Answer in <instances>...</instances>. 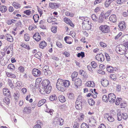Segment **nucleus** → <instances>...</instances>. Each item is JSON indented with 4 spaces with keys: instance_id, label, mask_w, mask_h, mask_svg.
<instances>
[{
    "instance_id": "nucleus-11",
    "label": "nucleus",
    "mask_w": 128,
    "mask_h": 128,
    "mask_svg": "<svg viewBox=\"0 0 128 128\" xmlns=\"http://www.w3.org/2000/svg\"><path fill=\"white\" fill-rule=\"evenodd\" d=\"M3 92L4 94L6 96H8L10 95V92L7 88H3Z\"/></svg>"
},
{
    "instance_id": "nucleus-43",
    "label": "nucleus",
    "mask_w": 128,
    "mask_h": 128,
    "mask_svg": "<svg viewBox=\"0 0 128 128\" xmlns=\"http://www.w3.org/2000/svg\"><path fill=\"white\" fill-rule=\"evenodd\" d=\"M88 125L84 122L82 123L80 126L81 128H88Z\"/></svg>"
},
{
    "instance_id": "nucleus-20",
    "label": "nucleus",
    "mask_w": 128,
    "mask_h": 128,
    "mask_svg": "<svg viewBox=\"0 0 128 128\" xmlns=\"http://www.w3.org/2000/svg\"><path fill=\"white\" fill-rule=\"evenodd\" d=\"M7 10L6 7L5 6H0V11L2 13L6 12Z\"/></svg>"
},
{
    "instance_id": "nucleus-38",
    "label": "nucleus",
    "mask_w": 128,
    "mask_h": 128,
    "mask_svg": "<svg viewBox=\"0 0 128 128\" xmlns=\"http://www.w3.org/2000/svg\"><path fill=\"white\" fill-rule=\"evenodd\" d=\"M57 99V97L55 94L53 95L50 96V100L51 101H53L56 100Z\"/></svg>"
},
{
    "instance_id": "nucleus-12",
    "label": "nucleus",
    "mask_w": 128,
    "mask_h": 128,
    "mask_svg": "<svg viewBox=\"0 0 128 128\" xmlns=\"http://www.w3.org/2000/svg\"><path fill=\"white\" fill-rule=\"evenodd\" d=\"M105 118H106L107 120L110 122H112L114 120L112 116L109 115L108 114H106Z\"/></svg>"
},
{
    "instance_id": "nucleus-58",
    "label": "nucleus",
    "mask_w": 128,
    "mask_h": 128,
    "mask_svg": "<svg viewBox=\"0 0 128 128\" xmlns=\"http://www.w3.org/2000/svg\"><path fill=\"white\" fill-rule=\"evenodd\" d=\"M65 15L67 16H70L71 17H72L74 16V14L73 13H70V12H66L65 13Z\"/></svg>"
},
{
    "instance_id": "nucleus-47",
    "label": "nucleus",
    "mask_w": 128,
    "mask_h": 128,
    "mask_svg": "<svg viewBox=\"0 0 128 128\" xmlns=\"http://www.w3.org/2000/svg\"><path fill=\"white\" fill-rule=\"evenodd\" d=\"M25 40L26 41H28L30 40V36L29 35L27 34H25L24 35Z\"/></svg>"
},
{
    "instance_id": "nucleus-36",
    "label": "nucleus",
    "mask_w": 128,
    "mask_h": 128,
    "mask_svg": "<svg viewBox=\"0 0 128 128\" xmlns=\"http://www.w3.org/2000/svg\"><path fill=\"white\" fill-rule=\"evenodd\" d=\"M39 121H37L38 124H36L34 126L33 128H41V126L40 124H42Z\"/></svg>"
},
{
    "instance_id": "nucleus-26",
    "label": "nucleus",
    "mask_w": 128,
    "mask_h": 128,
    "mask_svg": "<svg viewBox=\"0 0 128 128\" xmlns=\"http://www.w3.org/2000/svg\"><path fill=\"white\" fill-rule=\"evenodd\" d=\"M46 100L44 99L39 101L38 104V106L40 107L43 105L46 102Z\"/></svg>"
},
{
    "instance_id": "nucleus-21",
    "label": "nucleus",
    "mask_w": 128,
    "mask_h": 128,
    "mask_svg": "<svg viewBox=\"0 0 128 128\" xmlns=\"http://www.w3.org/2000/svg\"><path fill=\"white\" fill-rule=\"evenodd\" d=\"M59 100L61 102L63 103L66 101L65 97L63 95H60L58 97Z\"/></svg>"
},
{
    "instance_id": "nucleus-27",
    "label": "nucleus",
    "mask_w": 128,
    "mask_h": 128,
    "mask_svg": "<svg viewBox=\"0 0 128 128\" xmlns=\"http://www.w3.org/2000/svg\"><path fill=\"white\" fill-rule=\"evenodd\" d=\"M78 75V73L76 72H74L72 75L71 78L72 81L75 80L76 78V77Z\"/></svg>"
},
{
    "instance_id": "nucleus-22",
    "label": "nucleus",
    "mask_w": 128,
    "mask_h": 128,
    "mask_svg": "<svg viewBox=\"0 0 128 128\" xmlns=\"http://www.w3.org/2000/svg\"><path fill=\"white\" fill-rule=\"evenodd\" d=\"M98 58L97 59L99 61H100L101 62H103L104 61V56L102 54V53L100 54L99 55L98 57L97 58Z\"/></svg>"
},
{
    "instance_id": "nucleus-30",
    "label": "nucleus",
    "mask_w": 128,
    "mask_h": 128,
    "mask_svg": "<svg viewBox=\"0 0 128 128\" xmlns=\"http://www.w3.org/2000/svg\"><path fill=\"white\" fill-rule=\"evenodd\" d=\"M14 96L16 100H18L20 96L19 92H16L14 94Z\"/></svg>"
},
{
    "instance_id": "nucleus-35",
    "label": "nucleus",
    "mask_w": 128,
    "mask_h": 128,
    "mask_svg": "<svg viewBox=\"0 0 128 128\" xmlns=\"http://www.w3.org/2000/svg\"><path fill=\"white\" fill-rule=\"evenodd\" d=\"M64 21L67 24H71L72 22L69 18H64Z\"/></svg>"
},
{
    "instance_id": "nucleus-40",
    "label": "nucleus",
    "mask_w": 128,
    "mask_h": 128,
    "mask_svg": "<svg viewBox=\"0 0 128 128\" xmlns=\"http://www.w3.org/2000/svg\"><path fill=\"white\" fill-rule=\"evenodd\" d=\"M126 24H118V26L120 30L123 31L126 28Z\"/></svg>"
},
{
    "instance_id": "nucleus-39",
    "label": "nucleus",
    "mask_w": 128,
    "mask_h": 128,
    "mask_svg": "<svg viewBox=\"0 0 128 128\" xmlns=\"http://www.w3.org/2000/svg\"><path fill=\"white\" fill-rule=\"evenodd\" d=\"M33 18L35 22L36 23L39 19V16L38 14H36L34 16Z\"/></svg>"
},
{
    "instance_id": "nucleus-28",
    "label": "nucleus",
    "mask_w": 128,
    "mask_h": 128,
    "mask_svg": "<svg viewBox=\"0 0 128 128\" xmlns=\"http://www.w3.org/2000/svg\"><path fill=\"white\" fill-rule=\"evenodd\" d=\"M40 47L41 48L43 49L46 45V43L44 41H42L41 42L40 44Z\"/></svg>"
},
{
    "instance_id": "nucleus-19",
    "label": "nucleus",
    "mask_w": 128,
    "mask_h": 128,
    "mask_svg": "<svg viewBox=\"0 0 128 128\" xmlns=\"http://www.w3.org/2000/svg\"><path fill=\"white\" fill-rule=\"evenodd\" d=\"M8 60L6 58L4 59L3 58V59L0 61V64L2 66H5L7 63Z\"/></svg>"
},
{
    "instance_id": "nucleus-57",
    "label": "nucleus",
    "mask_w": 128,
    "mask_h": 128,
    "mask_svg": "<svg viewBox=\"0 0 128 128\" xmlns=\"http://www.w3.org/2000/svg\"><path fill=\"white\" fill-rule=\"evenodd\" d=\"M40 56H41V53L40 52H38L34 55V56L38 58H39Z\"/></svg>"
},
{
    "instance_id": "nucleus-8",
    "label": "nucleus",
    "mask_w": 128,
    "mask_h": 128,
    "mask_svg": "<svg viewBox=\"0 0 128 128\" xmlns=\"http://www.w3.org/2000/svg\"><path fill=\"white\" fill-rule=\"evenodd\" d=\"M79 19L82 20V24H88L89 23V19L87 17H80Z\"/></svg>"
},
{
    "instance_id": "nucleus-46",
    "label": "nucleus",
    "mask_w": 128,
    "mask_h": 128,
    "mask_svg": "<svg viewBox=\"0 0 128 128\" xmlns=\"http://www.w3.org/2000/svg\"><path fill=\"white\" fill-rule=\"evenodd\" d=\"M36 26L35 24H31L29 27L28 28L30 30H32L36 28Z\"/></svg>"
},
{
    "instance_id": "nucleus-1",
    "label": "nucleus",
    "mask_w": 128,
    "mask_h": 128,
    "mask_svg": "<svg viewBox=\"0 0 128 128\" xmlns=\"http://www.w3.org/2000/svg\"><path fill=\"white\" fill-rule=\"evenodd\" d=\"M64 80L61 79H58L56 83V86L58 90L62 92L64 91L65 89L63 87Z\"/></svg>"
},
{
    "instance_id": "nucleus-41",
    "label": "nucleus",
    "mask_w": 128,
    "mask_h": 128,
    "mask_svg": "<svg viewBox=\"0 0 128 128\" xmlns=\"http://www.w3.org/2000/svg\"><path fill=\"white\" fill-rule=\"evenodd\" d=\"M88 102L89 104L92 106L94 105L95 103L94 101L92 98L88 99Z\"/></svg>"
},
{
    "instance_id": "nucleus-32",
    "label": "nucleus",
    "mask_w": 128,
    "mask_h": 128,
    "mask_svg": "<svg viewBox=\"0 0 128 128\" xmlns=\"http://www.w3.org/2000/svg\"><path fill=\"white\" fill-rule=\"evenodd\" d=\"M6 74L7 76L8 77L15 78L16 77V76L14 74L11 73L6 72Z\"/></svg>"
},
{
    "instance_id": "nucleus-56",
    "label": "nucleus",
    "mask_w": 128,
    "mask_h": 128,
    "mask_svg": "<svg viewBox=\"0 0 128 128\" xmlns=\"http://www.w3.org/2000/svg\"><path fill=\"white\" fill-rule=\"evenodd\" d=\"M122 117L123 119L126 120L128 118V115L126 113H124L122 114Z\"/></svg>"
},
{
    "instance_id": "nucleus-14",
    "label": "nucleus",
    "mask_w": 128,
    "mask_h": 128,
    "mask_svg": "<svg viewBox=\"0 0 128 128\" xmlns=\"http://www.w3.org/2000/svg\"><path fill=\"white\" fill-rule=\"evenodd\" d=\"M59 4L56 3H52L50 2L49 4L50 7L52 9L58 8Z\"/></svg>"
},
{
    "instance_id": "nucleus-6",
    "label": "nucleus",
    "mask_w": 128,
    "mask_h": 128,
    "mask_svg": "<svg viewBox=\"0 0 128 128\" xmlns=\"http://www.w3.org/2000/svg\"><path fill=\"white\" fill-rule=\"evenodd\" d=\"M47 84H45L44 85V89H45V91H46V94H48L49 93L51 90L52 87L49 85V82L47 81Z\"/></svg>"
},
{
    "instance_id": "nucleus-25",
    "label": "nucleus",
    "mask_w": 128,
    "mask_h": 128,
    "mask_svg": "<svg viewBox=\"0 0 128 128\" xmlns=\"http://www.w3.org/2000/svg\"><path fill=\"white\" fill-rule=\"evenodd\" d=\"M8 68L11 71H12L15 70V67L14 64H10L8 66Z\"/></svg>"
},
{
    "instance_id": "nucleus-23",
    "label": "nucleus",
    "mask_w": 128,
    "mask_h": 128,
    "mask_svg": "<svg viewBox=\"0 0 128 128\" xmlns=\"http://www.w3.org/2000/svg\"><path fill=\"white\" fill-rule=\"evenodd\" d=\"M70 85V82L68 80H64L63 82V86L66 88H68Z\"/></svg>"
},
{
    "instance_id": "nucleus-63",
    "label": "nucleus",
    "mask_w": 128,
    "mask_h": 128,
    "mask_svg": "<svg viewBox=\"0 0 128 128\" xmlns=\"http://www.w3.org/2000/svg\"><path fill=\"white\" fill-rule=\"evenodd\" d=\"M79 125V124L78 122H77V121H76V122H75L73 127L74 128H78Z\"/></svg>"
},
{
    "instance_id": "nucleus-31",
    "label": "nucleus",
    "mask_w": 128,
    "mask_h": 128,
    "mask_svg": "<svg viewBox=\"0 0 128 128\" xmlns=\"http://www.w3.org/2000/svg\"><path fill=\"white\" fill-rule=\"evenodd\" d=\"M106 69L108 72L110 73L112 72L114 70V68L110 66H107Z\"/></svg>"
},
{
    "instance_id": "nucleus-29",
    "label": "nucleus",
    "mask_w": 128,
    "mask_h": 128,
    "mask_svg": "<svg viewBox=\"0 0 128 128\" xmlns=\"http://www.w3.org/2000/svg\"><path fill=\"white\" fill-rule=\"evenodd\" d=\"M87 86L88 87H94L95 86V84L92 81H88L87 83Z\"/></svg>"
},
{
    "instance_id": "nucleus-37",
    "label": "nucleus",
    "mask_w": 128,
    "mask_h": 128,
    "mask_svg": "<svg viewBox=\"0 0 128 128\" xmlns=\"http://www.w3.org/2000/svg\"><path fill=\"white\" fill-rule=\"evenodd\" d=\"M39 90L40 93L42 94H45L46 93V91L45 90V89H44V88H39Z\"/></svg>"
},
{
    "instance_id": "nucleus-2",
    "label": "nucleus",
    "mask_w": 128,
    "mask_h": 128,
    "mask_svg": "<svg viewBox=\"0 0 128 128\" xmlns=\"http://www.w3.org/2000/svg\"><path fill=\"white\" fill-rule=\"evenodd\" d=\"M126 47L124 45H120L116 47V52L120 54H123L126 52Z\"/></svg>"
},
{
    "instance_id": "nucleus-7",
    "label": "nucleus",
    "mask_w": 128,
    "mask_h": 128,
    "mask_svg": "<svg viewBox=\"0 0 128 128\" xmlns=\"http://www.w3.org/2000/svg\"><path fill=\"white\" fill-rule=\"evenodd\" d=\"M32 74L35 77H38L40 76L41 74L40 70L38 69L34 68L32 70Z\"/></svg>"
},
{
    "instance_id": "nucleus-62",
    "label": "nucleus",
    "mask_w": 128,
    "mask_h": 128,
    "mask_svg": "<svg viewBox=\"0 0 128 128\" xmlns=\"http://www.w3.org/2000/svg\"><path fill=\"white\" fill-rule=\"evenodd\" d=\"M8 83L11 88H12L14 86L13 85V84L11 80L9 79H8Z\"/></svg>"
},
{
    "instance_id": "nucleus-3",
    "label": "nucleus",
    "mask_w": 128,
    "mask_h": 128,
    "mask_svg": "<svg viewBox=\"0 0 128 128\" xmlns=\"http://www.w3.org/2000/svg\"><path fill=\"white\" fill-rule=\"evenodd\" d=\"M53 122L56 125H59L61 126L63 124L64 120L62 118L56 117L54 119Z\"/></svg>"
},
{
    "instance_id": "nucleus-13",
    "label": "nucleus",
    "mask_w": 128,
    "mask_h": 128,
    "mask_svg": "<svg viewBox=\"0 0 128 128\" xmlns=\"http://www.w3.org/2000/svg\"><path fill=\"white\" fill-rule=\"evenodd\" d=\"M109 20L114 23L116 21V15L114 14L111 15L109 18Z\"/></svg>"
},
{
    "instance_id": "nucleus-45",
    "label": "nucleus",
    "mask_w": 128,
    "mask_h": 128,
    "mask_svg": "<svg viewBox=\"0 0 128 128\" xmlns=\"http://www.w3.org/2000/svg\"><path fill=\"white\" fill-rule=\"evenodd\" d=\"M122 99L121 98H117L116 100V104L117 105H118L121 102Z\"/></svg>"
},
{
    "instance_id": "nucleus-16",
    "label": "nucleus",
    "mask_w": 128,
    "mask_h": 128,
    "mask_svg": "<svg viewBox=\"0 0 128 128\" xmlns=\"http://www.w3.org/2000/svg\"><path fill=\"white\" fill-rule=\"evenodd\" d=\"M84 101V98L81 96L80 95L78 96L76 102L78 103L80 102V103H82Z\"/></svg>"
},
{
    "instance_id": "nucleus-10",
    "label": "nucleus",
    "mask_w": 128,
    "mask_h": 128,
    "mask_svg": "<svg viewBox=\"0 0 128 128\" xmlns=\"http://www.w3.org/2000/svg\"><path fill=\"white\" fill-rule=\"evenodd\" d=\"M33 38L37 42L39 41L41 39V37L39 33H36L34 35Z\"/></svg>"
},
{
    "instance_id": "nucleus-51",
    "label": "nucleus",
    "mask_w": 128,
    "mask_h": 128,
    "mask_svg": "<svg viewBox=\"0 0 128 128\" xmlns=\"http://www.w3.org/2000/svg\"><path fill=\"white\" fill-rule=\"evenodd\" d=\"M7 40L10 42L13 41V39L11 36H8Z\"/></svg>"
},
{
    "instance_id": "nucleus-59",
    "label": "nucleus",
    "mask_w": 128,
    "mask_h": 128,
    "mask_svg": "<svg viewBox=\"0 0 128 128\" xmlns=\"http://www.w3.org/2000/svg\"><path fill=\"white\" fill-rule=\"evenodd\" d=\"M126 0H117V2L118 4H121L124 3Z\"/></svg>"
},
{
    "instance_id": "nucleus-4",
    "label": "nucleus",
    "mask_w": 128,
    "mask_h": 128,
    "mask_svg": "<svg viewBox=\"0 0 128 128\" xmlns=\"http://www.w3.org/2000/svg\"><path fill=\"white\" fill-rule=\"evenodd\" d=\"M48 66H45L43 68V72L46 76H50L52 74Z\"/></svg>"
},
{
    "instance_id": "nucleus-24",
    "label": "nucleus",
    "mask_w": 128,
    "mask_h": 128,
    "mask_svg": "<svg viewBox=\"0 0 128 128\" xmlns=\"http://www.w3.org/2000/svg\"><path fill=\"white\" fill-rule=\"evenodd\" d=\"M96 123V120L94 118H92L89 120V123L90 125L91 126H94V124Z\"/></svg>"
},
{
    "instance_id": "nucleus-34",
    "label": "nucleus",
    "mask_w": 128,
    "mask_h": 128,
    "mask_svg": "<svg viewBox=\"0 0 128 128\" xmlns=\"http://www.w3.org/2000/svg\"><path fill=\"white\" fill-rule=\"evenodd\" d=\"M110 77L112 80L114 81H115L117 79L116 75L114 74H111L110 76Z\"/></svg>"
},
{
    "instance_id": "nucleus-54",
    "label": "nucleus",
    "mask_w": 128,
    "mask_h": 128,
    "mask_svg": "<svg viewBox=\"0 0 128 128\" xmlns=\"http://www.w3.org/2000/svg\"><path fill=\"white\" fill-rule=\"evenodd\" d=\"M68 98L71 99H72L74 98V94L72 93H69V94H68Z\"/></svg>"
},
{
    "instance_id": "nucleus-50",
    "label": "nucleus",
    "mask_w": 128,
    "mask_h": 128,
    "mask_svg": "<svg viewBox=\"0 0 128 128\" xmlns=\"http://www.w3.org/2000/svg\"><path fill=\"white\" fill-rule=\"evenodd\" d=\"M77 56L78 57L81 56L82 58L84 56V52H81L80 53H78L77 54Z\"/></svg>"
},
{
    "instance_id": "nucleus-15",
    "label": "nucleus",
    "mask_w": 128,
    "mask_h": 128,
    "mask_svg": "<svg viewBox=\"0 0 128 128\" xmlns=\"http://www.w3.org/2000/svg\"><path fill=\"white\" fill-rule=\"evenodd\" d=\"M75 108L78 110H81L82 109V103L80 102H76Z\"/></svg>"
},
{
    "instance_id": "nucleus-60",
    "label": "nucleus",
    "mask_w": 128,
    "mask_h": 128,
    "mask_svg": "<svg viewBox=\"0 0 128 128\" xmlns=\"http://www.w3.org/2000/svg\"><path fill=\"white\" fill-rule=\"evenodd\" d=\"M56 45L59 48H61L62 47V45L59 42H56Z\"/></svg>"
},
{
    "instance_id": "nucleus-9",
    "label": "nucleus",
    "mask_w": 128,
    "mask_h": 128,
    "mask_svg": "<svg viewBox=\"0 0 128 128\" xmlns=\"http://www.w3.org/2000/svg\"><path fill=\"white\" fill-rule=\"evenodd\" d=\"M74 85L76 88H78L79 86H80L82 84V80L79 78H77L75 79L74 81Z\"/></svg>"
},
{
    "instance_id": "nucleus-49",
    "label": "nucleus",
    "mask_w": 128,
    "mask_h": 128,
    "mask_svg": "<svg viewBox=\"0 0 128 128\" xmlns=\"http://www.w3.org/2000/svg\"><path fill=\"white\" fill-rule=\"evenodd\" d=\"M110 31L109 27L107 25H104V33H108Z\"/></svg>"
},
{
    "instance_id": "nucleus-33",
    "label": "nucleus",
    "mask_w": 128,
    "mask_h": 128,
    "mask_svg": "<svg viewBox=\"0 0 128 128\" xmlns=\"http://www.w3.org/2000/svg\"><path fill=\"white\" fill-rule=\"evenodd\" d=\"M12 4L14 7L17 8H20L21 7L20 4L15 2H14Z\"/></svg>"
},
{
    "instance_id": "nucleus-42",
    "label": "nucleus",
    "mask_w": 128,
    "mask_h": 128,
    "mask_svg": "<svg viewBox=\"0 0 128 128\" xmlns=\"http://www.w3.org/2000/svg\"><path fill=\"white\" fill-rule=\"evenodd\" d=\"M4 102L7 104H8L10 102L9 99L8 97H5L3 99Z\"/></svg>"
},
{
    "instance_id": "nucleus-18",
    "label": "nucleus",
    "mask_w": 128,
    "mask_h": 128,
    "mask_svg": "<svg viewBox=\"0 0 128 128\" xmlns=\"http://www.w3.org/2000/svg\"><path fill=\"white\" fill-rule=\"evenodd\" d=\"M104 12H102L100 14L99 17V19L98 22H99L101 23L103 22L104 20Z\"/></svg>"
},
{
    "instance_id": "nucleus-61",
    "label": "nucleus",
    "mask_w": 128,
    "mask_h": 128,
    "mask_svg": "<svg viewBox=\"0 0 128 128\" xmlns=\"http://www.w3.org/2000/svg\"><path fill=\"white\" fill-rule=\"evenodd\" d=\"M57 29L56 26L52 27L51 28V31L53 33H56V32Z\"/></svg>"
},
{
    "instance_id": "nucleus-55",
    "label": "nucleus",
    "mask_w": 128,
    "mask_h": 128,
    "mask_svg": "<svg viewBox=\"0 0 128 128\" xmlns=\"http://www.w3.org/2000/svg\"><path fill=\"white\" fill-rule=\"evenodd\" d=\"M127 106V104L124 102H123L121 103L120 104V107L121 108H124L125 107H126Z\"/></svg>"
},
{
    "instance_id": "nucleus-48",
    "label": "nucleus",
    "mask_w": 128,
    "mask_h": 128,
    "mask_svg": "<svg viewBox=\"0 0 128 128\" xmlns=\"http://www.w3.org/2000/svg\"><path fill=\"white\" fill-rule=\"evenodd\" d=\"M91 65L92 67L94 68H96L97 66V64L95 61H92L91 63Z\"/></svg>"
},
{
    "instance_id": "nucleus-53",
    "label": "nucleus",
    "mask_w": 128,
    "mask_h": 128,
    "mask_svg": "<svg viewBox=\"0 0 128 128\" xmlns=\"http://www.w3.org/2000/svg\"><path fill=\"white\" fill-rule=\"evenodd\" d=\"M69 38H70L68 36H65L64 38V40L67 44H71L72 43V42H69L68 41Z\"/></svg>"
},
{
    "instance_id": "nucleus-44",
    "label": "nucleus",
    "mask_w": 128,
    "mask_h": 128,
    "mask_svg": "<svg viewBox=\"0 0 128 128\" xmlns=\"http://www.w3.org/2000/svg\"><path fill=\"white\" fill-rule=\"evenodd\" d=\"M21 46L22 47L28 50H29L30 49V48L28 45H26L24 44L23 43L21 45Z\"/></svg>"
},
{
    "instance_id": "nucleus-5",
    "label": "nucleus",
    "mask_w": 128,
    "mask_h": 128,
    "mask_svg": "<svg viewBox=\"0 0 128 128\" xmlns=\"http://www.w3.org/2000/svg\"><path fill=\"white\" fill-rule=\"evenodd\" d=\"M108 100L109 101L112 103L114 102L116 99V95L113 93H110L108 94Z\"/></svg>"
},
{
    "instance_id": "nucleus-17",
    "label": "nucleus",
    "mask_w": 128,
    "mask_h": 128,
    "mask_svg": "<svg viewBox=\"0 0 128 128\" xmlns=\"http://www.w3.org/2000/svg\"><path fill=\"white\" fill-rule=\"evenodd\" d=\"M31 111L30 108V107H24L23 110L24 112L27 114L30 113L31 112Z\"/></svg>"
},
{
    "instance_id": "nucleus-64",
    "label": "nucleus",
    "mask_w": 128,
    "mask_h": 128,
    "mask_svg": "<svg viewBox=\"0 0 128 128\" xmlns=\"http://www.w3.org/2000/svg\"><path fill=\"white\" fill-rule=\"evenodd\" d=\"M91 17L92 20L94 21H96L97 19L96 16L94 14H93L92 15Z\"/></svg>"
},
{
    "instance_id": "nucleus-52",
    "label": "nucleus",
    "mask_w": 128,
    "mask_h": 128,
    "mask_svg": "<svg viewBox=\"0 0 128 128\" xmlns=\"http://www.w3.org/2000/svg\"><path fill=\"white\" fill-rule=\"evenodd\" d=\"M111 11L110 10L108 11L106 13L104 14V18L105 19H106L109 16L110 14H111Z\"/></svg>"
}]
</instances>
